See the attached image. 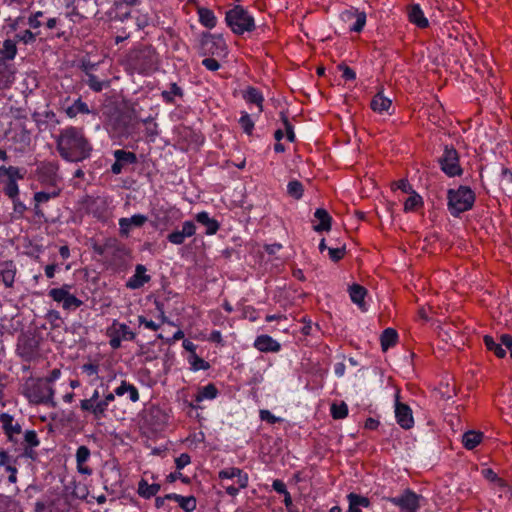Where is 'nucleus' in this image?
<instances>
[{
	"label": "nucleus",
	"mask_w": 512,
	"mask_h": 512,
	"mask_svg": "<svg viewBox=\"0 0 512 512\" xmlns=\"http://www.w3.org/2000/svg\"><path fill=\"white\" fill-rule=\"evenodd\" d=\"M347 500L350 505L357 507V508H360V507L368 508L371 504L368 497H365V496H362V495H359V494H356L353 492H351L347 495Z\"/></svg>",
	"instance_id": "obj_52"
},
{
	"label": "nucleus",
	"mask_w": 512,
	"mask_h": 512,
	"mask_svg": "<svg viewBox=\"0 0 512 512\" xmlns=\"http://www.w3.org/2000/svg\"><path fill=\"white\" fill-rule=\"evenodd\" d=\"M328 253H329V258L333 262H338L344 258L346 249H345V246L340 247V248H328Z\"/></svg>",
	"instance_id": "obj_62"
},
{
	"label": "nucleus",
	"mask_w": 512,
	"mask_h": 512,
	"mask_svg": "<svg viewBox=\"0 0 512 512\" xmlns=\"http://www.w3.org/2000/svg\"><path fill=\"white\" fill-rule=\"evenodd\" d=\"M29 124L31 122L25 109L13 107L10 109V121L5 135L20 152L26 151L31 145L32 129L28 128Z\"/></svg>",
	"instance_id": "obj_3"
},
{
	"label": "nucleus",
	"mask_w": 512,
	"mask_h": 512,
	"mask_svg": "<svg viewBox=\"0 0 512 512\" xmlns=\"http://www.w3.org/2000/svg\"><path fill=\"white\" fill-rule=\"evenodd\" d=\"M242 97L248 104H255L260 113L263 111L264 96L258 88L248 86L242 91Z\"/></svg>",
	"instance_id": "obj_33"
},
{
	"label": "nucleus",
	"mask_w": 512,
	"mask_h": 512,
	"mask_svg": "<svg viewBox=\"0 0 512 512\" xmlns=\"http://www.w3.org/2000/svg\"><path fill=\"white\" fill-rule=\"evenodd\" d=\"M40 444V440L35 430H27L23 434V446L37 447Z\"/></svg>",
	"instance_id": "obj_58"
},
{
	"label": "nucleus",
	"mask_w": 512,
	"mask_h": 512,
	"mask_svg": "<svg viewBox=\"0 0 512 512\" xmlns=\"http://www.w3.org/2000/svg\"><path fill=\"white\" fill-rule=\"evenodd\" d=\"M115 162L111 165V172L114 175L122 173L125 166L135 165L138 162L137 155L134 152L124 149H117L113 152Z\"/></svg>",
	"instance_id": "obj_17"
},
{
	"label": "nucleus",
	"mask_w": 512,
	"mask_h": 512,
	"mask_svg": "<svg viewBox=\"0 0 512 512\" xmlns=\"http://www.w3.org/2000/svg\"><path fill=\"white\" fill-rule=\"evenodd\" d=\"M90 456H91V452H90V449L85 446V445H81L78 447L77 451H76V466H77V471L80 473V474H83V475H91L92 474V469L86 465V462L90 459Z\"/></svg>",
	"instance_id": "obj_27"
},
{
	"label": "nucleus",
	"mask_w": 512,
	"mask_h": 512,
	"mask_svg": "<svg viewBox=\"0 0 512 512\" xmlns=\"http://www.w3.org/2000/svg\"><path fill=\"white\" fill-rule=\"evenodd\" d=\"M219 394V390L218 388L216 387L215 384L213 383H209L207 384L206 386L204 387H199L198 388V391L195 395V398H194V401L196 402V404L194 403H189L188 406L192 409H198V408H201L198 403L202 402L203 400H213L215 399Z\"/></svg>",
	"instance_id": "obj_23"
},
{
	"label": "nucleus",
	"mask_w": 512,
	"mask_h": 512,
	"mask_svg": "<svg viewBox=\"0 0 512 512\" xmlns=\"http://www.w3.org/2000/svg\"><path fill=\"white\" fill-rule=\"evenodd\" d=\"M55 143L60 157L67 162H82L89 159L93 151V145L81 127L67 126L61 129Z\"/></svg>",
	"instance_id": "obj_1"
},
{
	"label": "nucleus",
	"mask_w": 512,
	"mask_h": 512,
	"mask_svg": "<svg viewBox=\"0 0 512 512\" xmlns=\"http://www.w3.org/2000/svg\"><path fill=\"white\" fill-rule=\"evenodd\" d=\"M27 24L32 30H40L41 27H44L47 30L56 32L52 35V37L56 38H65V31L60 30V19L57 17H48L44 11H35L31 12L27 18Z\"/></svg>",
	"instance_id": "obj_9"
},
{
	"label": "nucleus",
	"mask_w": 512,
	"mask_h": 512,
	"mask_svg": "<svg viewBox=\"0 0 512 512\" xmlns=\"http://www.w3.org/2000/svg\"><path fill=\"white\" fill-rule=\"evenodd\" d=\"M147 269L142 264H137L135 267V273L131 276L127 282L126 287L128 289H139L143 287L146 283L150 282L151 276L146 273Z\"/></svg>",
	"instance_id": "obj_21"
},
{
	"label": "nucleus",
	"mask_w": 512,
	"mask_h": 512,
	"mask_svg": "<svg viewBox=\"0 0 512 512\" xmlns=\"http://www.w3.org/2000/svg\"><path fill=\"white\" fill-rule=\"evenodd\" d=\"M239 469L240 468H237V467H228V468L222 469L219 471L218 477L221 480L236 478V475H237L236 471H239Z\"/></svg>",
	"instance_id": "obj_64"
},
{
	"label": "nucleus",
	"mask_w": 512,
	"mask_h": 512,
	"mask_svg": "<svg viewBox=\"0 0 512 512\" xmlns=\"http://www.w3.org/2000/svg\"><path fill=\"white\" fill-rule=\"evenodd\" d=\"M500 188L502 192L508 196L512 197V170L507 167L501 168L500 180H499Z\"/></svg>",
	"instance_id": "obj_44"
},
{
	"label": "nucleus",
	"mask_w": 512,
	"mask_h": 512,
	"mask_svg": "<svg viewBox=\"0 0 512 512\" xmlns=\"http://www.w3.org/2000/svg\"><path fill=\"white\" fill-rule=\"evenodd\" d=\"M484 345L487 350L493 352L498 358H504L506 350L502 348L504 346L501 341L497 343L494 338L490 335H485L483 338Z\"/></svg>",
	"instance_id": "obj_47"
},
{
	"label": "nucleus",
	"mask_w": 512,
	"mask_h": 512,
	"mask_svg": "<svg viewBox=\"0 0 512 512\" xmlns=\"http://www.w3.org/2000/svg\"><path fill=\"white\" fill-rule=\"evenodd\" d=\"M19 355L26 361L34 359L38 354V345L33 339H24L17 346Z\"/></svg>",
	"instance_id": "obj_30"
},
{
	"label": "nucleus",
	"mask_w": 512,
	"mask_h": 512,
	"mask_svg": "<svg viewBox=\"0 0 512 512\" xmlns=\"http://www.w3.org/2000/svg\"><path fill=\"white\" fill-rule=\"evenodd\" d=\"M330 413L335 420L344 419L348 415V406L343 401L339 404L333 403L330 407Z\"/></svg>",
	"instance_id": "obj_51"
},
{
	"label": "nucleus",
	"mask_w": 512,
	"mask_h": 512,
	"mask_svg": "<svg viewBox=\"0 0 512 512\" xmlns=\"http://www.w3.org/2000/svg\"><path fill=\"white\" fill-rule=\"evenodd\" d=\"M184 95L183 89L177 85V83H170L169 90H164L161 92L162 100L166 104H174L175 97L182 98Z\"/></svg>",
	"instance_id": "obj_45"
},
{
	"label": "nucleus",
	"mask_w": 512,
	"mask_h": 512,
	"mask_svg": "<svg viewBox=\"0 0 512 512\" xmlns=\"http://www.w3.org/2000/svg\"><path fill=\"white\" fill-rule=\"evenodd\" d=\"M23 395L32 404H44L55 407V390L41 378L27 381L23 387Z\"/></svg>",
	"instance_id": "obj_6"
},
{
	"label": "nucleus",
	"mask_w": 512,
	"mask_h": 512,
	"mask_svg": "<svg viewBox=\"0 0 512 512\" xmlns=\"http://www.w3.org/2000/svg\"><path fill=\"white\" fill-rule=\"evenodd\" d=\"M304 187L303 184L298 180H292L287 185V193L295 198L300 199L303 196Z\"/></svg>",
	"instance_id": "obj_55"
},
{
	"label": "nucleus",
	"mask_w": 512,
	"mask_h": 512,
	"mask_svg": "<svg viewBox=\"0 0 512 512\" xmlns=\"http://www.w3.org/2000/svg\"><path fill=\"white\" fill-rule=\"evenodd\" d=\"M239 124L242 130L247 134L251 135L254 130V121L247 112H242L239 119Z\"/></svg>",
	"instance_id": "obj_57"
},
{
	"label": "nucleus",
	"mask_w": 512,
	"mask_h": 512,
	"mask_svg": "<svg viewBox=\"0 0 512 512\" xmlns=\"http://www.w3.org/2000/svg\"><path fill=\"white\" fill-rule=\"evenodd\" d=\"M392 106L391 99L387 98L383 94V88H381L372 98L370 102V108L379 114L383 112H389Z\"/></svg>",
	"instance_id": "obj_32"
},
{
	"label": "nucleus",
	"mask_w": 512,
	"mask_h": 512,
	"mask_svg": "<svg viewBox=\"0 0 512 512\" xmlns=\"http://www.w3.org/2000/svg\"><path fill=\"white\" fill-rule=\"evenodd\" d=\"M280 117H281V120H282L283 125H284L286 139L289 142H294L296 140V136H295V133H294L293 125L290 123L287 115L284 112L280 113Z\"/></svg>",
	"instance_id": "obj_59"
},
{
	"label": "nucleus",
	"mask_w": 512,
	"mask_h": 512,
	"mask_svg": "<svg viewBox=\"0 0 512 512\" xmlns=\"http://www.w3.org/2000/svg\"><path fill=\"white\" fill-rule=\"evenodd\" d=\"M2 266L4 268L1 269L0 280L6 288H12L14 286L17 273L16 266L13 261H7Z\"/></svg>",
	"instance_id": "obj_34"
},
{
	"label": "nucleus",
	"mask_w": 512,
	"mask_h": 512,
	"mask_svg": "<svg viewBox=\"0 0 512 512\" xmlns=\"http://www.w3.org/2000/svg\"><path fill=\"white\" fill-rule=\"evenodd\" d=\"M0 429L5 435L7 442L12 445L20 443L23 434L22 425L14 416L6 412L0 413Z\"/></svg>",
	"instance_id": "obj_12"
},
{
	"label": "nucleus",
	"mask_w": 512,
	"mask_h": 512,
	"mask_svg": "<svg viewBox=\"0 0 512 512\" xmlns=\"http://www.w3.org/2000/svg\"><path fill=\"white\" fill-rule=\"evenodd\" d=\"M49 191H39L34 194L35 201V210L36 214L39 215L40 211L38 210V206L40 204L48 202L50 199H54L60 196L62 192L61 187H49Z\"/></svg>",
	"instance_id": "obj_35"
},
{
	"label": "nucleus",
	"mask_w": 512,
	"mask_h": 512,
	"mask_svg": "<svg viewBox=\"0 0 512 512\" xmlns=\"http://www.w3.org/2000/svg\"><path fill=\"white\" fill-rule=\"evenodd\" d=\"M227 46L222 35L203 33L200 50L203 55H221L226 52Z\"/></svg>",
	"instance_id": "obj_13"
},
{
	"label": "nucleus",
	"mask_w": 512,
	"mask_h": 512,
	"mask_svg": "<svg viewBox=\"0 0 512 512\" xmlns=\"http://www.w3.org/2000/svg\"><path fill=\"white\" fill-rule=\"evenodd\" d=\"M438 162L442 172L448 177H456L463 174L459 153L452 145L444 147L443 154Z\"/></svg>",
	"instance_id": "obj_11"
},
{
	"label": "nucleus",
	"mask_w": 512,
	"mask_h": 512,
	"mask_svg": "<svg viewBox=\"0 0 512 512\" xmlns=\"http://www.w3.org/2000/svg\"><path fill=\"white\" fill-rule=\"evenodd\" d=\"M166 498L178 503L179 507L185 512H193L196 509V499L194 496H182L176 493L166 494Z\"/></svg>",
	"instance_id": "obj_37"
},
{
	"label": "nucleus",
	"mask_w": 512,
	"mask_h": 512,
	"mask_svg": "<svg viewBox=\"0 0 512 512\" xmlns=\"http://www.w3.org/2000/svg\"><path fill=\"white\" fill-rule=\"evenodd\" d=\"M314 217L319 221L317 224L313 225L314 231L323 232L329 231L331 229L332 217L329 215L326 209H316Z\"/></svg>",
	"instance_id": "obj_36"
},
{
	"label": "nucleus",
	"mask_w": 512,
	"mask_h": 512,
	"mask_svg": "<svg viewBox=\"0 0 512 512\" xmlns=\"http://www.w3.org/2000/svg\"><path fill=\"white\" fill-rule=\"evenodd\" d=\"M195 220L197 223L206 227V235H214L220 229L219 222L211 218L209 213L206 211H201L195 215Z\"/></svg>",
	"instance_id": "obj_31"
},
{
	"label": "nucleus",
	"mask_w": 512,
	"mask_h": 512,
	"mask_svg": "<svg viewBox=\"0 0 512 512\" xmlns=\"http://www.w3.org/2000/svg\"><path fill=\"white\" fill-rule=\"evenodd\" d=\"M407 17L410 23L420 29H425L429 26V21L419 4H411L407 7Z\"/></svg>",
	"instance_id": "obj_25"
},
{
	"label": "nucleus",
	"mask_w": 512,
	"mask_h": 512,
	"mask_svg": "<svg viewBox=\"0 0 512 512\" xmlns=\"http://www.w3.org/2000/svg\"><path fill=\"white\" fill-rule=\"evenodd\" d=\"M422 205H423L422 197L419 194H417L416 192H413V194L410 195L404 202V211L405 212L415 211L418 207H420Z\"/></svg>",
	"instance_id": "obj_54"
},
{
	"label": "nucleus",
	"mask_w": 512,
	"mask_h": 512,
	"mask_svg": "<svg viewBox=\"0 0 512 512\" xmlns=\"http://www.w3.org/2000/svg\"><path fill=\"white\" fill-rule=\"evenodd\" d=\"M159 64L156 49L151 45L140 44L128 51L123 59L125 69L131 73L149 75Z\"/></svg>",
	"instance_id": "obj_2"
},
{
	"label": "nucleus",
	"mask_w": 512,
	"mask_h": 512,
	"mask_svg": "<svg viewBox=\"0 0 512 512\" xmlns=\"http://www.w3.org/2000/svg\"><path fill=\"white\" fill-rule=\"evenodd\" d=\"M60 164L57 160H45L37 165L35 175L37 181L46 187H60L62 177L59 173Z\"/></svg>",
	"instance_id": "obj_8"
},
{
	"label": "nucleus",
	"mask_w": 512,
	"mask_h": 512,
	"mask_svg": "<svg viewBox=\"0 0 512 512\" xmlns=\"http://www.w3.org/2000/svg\"><path fill=\"white\" fill-rule=\"evenodd\" d=\"M41 34V31L40 30H32L31 28L30 29H26L20 33H17L14 37L13 40L17 42H22L24 44H32L36 41V38L37 36H39Z\"/></svg>",
	"instance_id": "obj_49"
},
{
	"label": "nucleus",
	"mask_w": 512,
	"mask_h": 512,
	"mask_svg": "<svg viewBox=\"0 0 512 512\" xmlns=\"http://www.w3.org/2000/svg\"><path fill=\"white\" fill-rule=\"evenodd\" d=\"M16 41L5 39L0 48V90L8 89L15 80V66L12 61L17 55Z\"/></svg>",
	"instance_id": "obj_5"
},
{
	"label": "nucleus",
	"mask_w": 512,
	"mask_h": 512,
	"mask_svg": "<svg viewBox=\"0 0 512 512\" xmlns=\"http://www.w3.org/2000/svg\"><path fill=\"white\" fill-rule=\"evenodd\" d=\"M88 211L95 218L103 222H105L109 217L108 203L106 199L102 197L92 199L88 204Z\"/></svg>",
	"instance_id": "obj_24"
},
{
	"label": "nucleus",
	"mask_w": 512,
	"mask_h": 512,
	"mask_svg": "<svg viewBox=\"0 0 512 512\" xmlns=\"http://www.w3.org/2000/svg\"><path fill=\"white\" fill-rule=\"evenodd\" d=\"M12 499L13 498L10 496L0 494V509H2L3 507H7L9 510L17 512L19 510L18 505Z\"/></svg>",
	"instance_id": "obj_60"
},
{
	"label": "nucleus",
	"mask_w": 512,
	"mask_h": 512,
	"mask_svg": "<svg viewBox=\"0 0 512 512\" xmlns=\"http://www.w3.org/2000/svg\"><path fill=\"white\" fill-rule=\"evenodd\" d=\"M395 418L398 425L405 430L414 426L412 410L407 404L400 402L399 392L395 394Z\"/></svg>",
	"instance_id": "obj_15"
},
{
	"label": "nucleus",
	"mask_w": 512,
	"mask_h": 512,
	"mask_svg": "<svg viewBox=\"0 0 512 512\" xmlns=\"http://www.w3.org/2000/svg\"><path fill=\"white\" fill-rule=\"evenodd\" d=\"M155 306L157 311L159 312L160 323H156L152 320H148L145 316H138V323L140 326H144L146 329L157 331L160 329L161 325L166 322L167 317L165 316L164 304L160 301H155Z\"/></svg>",
	"instance_id": "obj_28"
},
{
	"label": "nucleus",
	"mask_w": 512,
	"mask_h": 512,
	"mask_svg": "<svg viewBox=\"0 0 512 512\" xmlns=\"http://www.w3.org/2000/svg\"><path fill=\"white\" fill-rule=\"evenodd\" d=\"M188 363L190 364V369L194 372L199 370H208L210 369V364L198 354H193L188 356Z\"/></svg>",
	"instance_id": "obj_50"
},
{
	"label": "nucleus",
	"mask_w": 512,
	"mask_h": 512,
	"mask_svg": "<svg viewBox=\"0 0 512 512\" xmlns=\"http://www.w3.org/2000/svg\"><path fill=\"white\" fill-rule=\"evenodd\" d=\"M84 82L94 92H101L105 87L109 86L108 81L99 78L95 74H89L88 76H86Z\"/></svg>",
	"instance_id": "obj_48"
},
{
	"label": "nucleus",
	"mask_w": 512,
	"mask_h": 512,
	"mask_svg": "<svg viewBox=\"0 0 512 512\" xmlns=\"http://www.w3.org/2000/svg\"><path fill=\"white\" fill-rule=\"evenodd\" d=\"M196 224L191 221L187 220L182 223V229L181 230H173L167 235V241L174 245H182L185 242L186 238H190L196 234Z\"/></svg>",
	"instance_id": "obj_18"
},
{
	"label": "nucleus",
	"mask_w": 512,
	"mask_h": 512,
	"mask_svg": "<svg viewBox=\"0 0 512 512\" xmlns=\"http://www.w3.org/2000/svg\"><path fill=\"white\" fill-rule=\"evenodd\" d=\"M112 132L119 137H128L134 129L133 118L129 113L118 114L111 122Z\"/></svg>",
	"instance_id": "obj_16"
},
{
	"label": "nucleus",
	"mask_w": 512,
	"mask_h": 512,
	"mask_svg": "<svg viewBox=\"0 0 512 512\" xmlns=\"http://www.w3.org/2000/svg\"><path fill=\"white\" fill-rule=\"evenodd\" d=\"M107 335H116L123 341H133L136 334L125 323L114 320L110 327L107 328Z\"/></svg>",
	"instance_id": "obj_26"
},
{
	"label": "nucleus",
	"mask_w": 512,
	"mask_h": 512,
	"mask_svg": "<svg viewBox=\"0 0 512 512\" xmlns=\"http://www.w3.org/2000/svg\"><path fill=\"white\" fill-rule=\"evenodd\" d=\"M191 463V457L188 453H182L175 458V466L177 470H182Z\"/></svg>",
	"instance_id": "obj_63"
},
{
	"label": "nucleus",
	"mask_w": 512,
	"mask_h": 512,
	"mask_svg": "<svg viewBox=\"0 0 512 512\" xmlns=\"http://www.w3.org/2000/svg\"><path fill=\"white\" fill-rule=\"evenodd\" d=\"M65 113L69 118H75L78 114H89L90 110L87 103L78 98L72 105L65 108Z\"/></svg>",
	"instance_id": "obj_46"
},
{
	"label": "nucleus",
	"mask_w": 512,
	"mask_h": 512,
	"mask_svg": "<svg viewBox=\"0 0 512 512\" xmlns=\"http://www.w3.org/2000/svg\"><path fill=\"white\" fill-rule=\"evenodd\" d=\"M227 26L236 35L253 32L256 29L254 17L241 5H235L225 14Z\"/></svg>",
	"instance_id": "obj_7"
},
{
	"label": "nucleus",
	"mask_w": 512,
	"mask_h": 512,
	"mask_svg": "<svg viewBox=\"0 0 512 512\" xmlns=\"http://www.w3.org/2000/svg\"><path fill=\"white\" fill-rule=\"evenodd\" d=\"M253 346L258 351L263 353H276L281 350L280 343L267 334L257 336L253 343Z\"/></svg>",
	"instance_id": "obj_22"
},
{
	"label": "nucleus",
	"mask_w": 512,
	"mask_h": 512,
	"mask_svg": "<svg viewBox=\"0 0 512 512\" xmlns=\"http://www.w3.org/2000/svg\"><path fill=\"white\" fill-rule=\"evenodd\" d=\"M161 486L158 483L149 484L147 480L141 478L138 482L137 493L144 499H150L157 495Z\"/></svg>",
	"instance_id": "obj_38"
},
{
	"label": "nucleus",
	"mask_w": 512,
	"mask_h": 512,
	"mask_svg": "<svg viewBox=\"0 0 512 512\" xmlns=\"http://www.w3.org/2000/svg\"><path fill=\"white\" fill-rule=\"evenodd\" d=\"M72 285L63 284L59 288H52L48 291V296L55 302L62 304L65 311H74L83 305V301L71 294Z\"/></svg>",
	"instance_id": "obj_10"
},
{
	"label": "nucleus",
	"mask_w": 512,
	"mask_h": 512,
	"mask_svg": "<svg viewBox=\"0 0 512 512\" xmlns=\"http://www.w3.org/2000/svg\"><path fill=\"white\" fill-rule=\"evenodd\" d=\"M421 498V495L416 494L411 489H406L401 495L388 498V501L399 507L403 512H416L420 508Z\"/></svg>",
	"instance_id": "obj_14"
},
{
	"label": "nucleus",
	"mask_w": 512,
	"mask_h": 512,
	"mask_svg": "<svg viewBox=\"0 0 512 512\" xmlns=\"http://www.w3.org/2000/svg\"><path fill=\"white\" fill-rule=\"evenodd\" d=\"M80 409L83 412H89L92 414L93 419L100 421L107 416L108 407L101 400L96 403H92V400H81Z\"/></svg>",
	"instance_id": "obj_20"
},
{
	"label": "nucleus",
	"mask_w": 512,
	"mask_h": 512,
	"mask_svg": "<svg viewBox=\"0 0 512 512\" xmlns=\"http://www.w3.org/2000/svg\"><path fill=\"white\" fill-rule=\"evenodd\" d=\"M197 13L201 25L209 29H212L216 26L217 18L211 9L205 7H198Z\"/></svg>",
	"instance_id": "obj_42"
},
{
	"label": "nucleus",
	"mask_w": 512,
	"mask_h": 512,
	"mask_svg": "<svg viewBox=\"0 0 512 512\" xmlns=\"http://www.w3.org/2000/svg\"><path fill=\"white\" fill-rule=\"evenodd\" d=\"M482 439V432L471 430L463 434L462 444L467 450H473L482 442Z\"/></svg>",
	"instance_id": "obj_43"
},
{
	"label": "nucleus",
	"mask_w": 512,
	"mask_h": 512,
	"mask_svg": "<svg viewBox=\"0 0 512 512\" xmlns=\"http://www.w3.org/2000/svg\"><path fill=\"white\" fill-rule=\"evenodd\" d=\"M349 295L351 301L358 305L361 310H366L365 296L367 295V289L359 284H352L349 287Z\"/></svg>",
	"instance_id": "obj_40"
},
{
	"label": "nucleus",
	"mask_w": 512,
	"mask_h": 512,
	"mask_svg": "<svg viewBox=\"0 0 512 512\" xmlns=\"http://www.w3.org/2000/svg\"><path fill=\"white\" fill-rule=\"evenodd\" d=\"M398 342V333L393 328H386L380 336V344L382 350L385 352L389 348L394 347Z\"/></svg>",
	"instance_id": "obj_41"
},
{
	"label": "nucleus",
	"mask_w": 512,
	"mask_h": 512,
	"mask_svg": "<svg viewBox=\"0 0 512 512\" xmlns=\"http://www.w3.org/2000/svg\"><path fill=\"white\" fill-rule=\"evenodd\" d=\"M476 194L466 185L447 190V209L453 217H459L462 213L470 211L475 204Z\"/></svg>",
	"instance_id": "obj_4"
},
{
	"label": "nucleus",
	"mask_w": 512,
	"mask_h": 512,
	"mask_svg": "<svg viewBox=\"0 0 512 512\" xmlns=\"http://www.w3.org/2000/svg\"><path fill=\"white\" fill-rule=\"evenodd\" d=\"M115 394L119 397L128 394L130 401L133 403L139 401L140 398L137 387L126 380H122L120 385L115 388Z\"/></svg>",
	"instance_id": "obj_39"
},
{
	"label": "nucleus",
	"mask_w": 512,
	"mask_h": 512,
	"mask_svg": "<svg viewBox=\"0 0 512 512\" xmlns=\"http://www.w3.org/2000/svg\"><path fill=\"white\" fill-rule=\"evenodd\" d=\"M4 175L7 176V180L13 179L15 182H17L18 179H23L24 174L21 172V170L18 167L15 166H1L0 167V176Z\"/></svg>",
	"instance_id": "obj_53"
},
{
	"label": "nucleus",
	"mask_w": 512,
	"mask_h": 512,
	"mask_svg": "<svg viewBox=\"0 0 512 512\" xmlns=\"http://www.w3.org/2000/svg\"><path fill=\"white\" fill-rule=\"evenodd\" d=\"M342 18L345 21L355 19V22L349 27L351 32L360 33L366 25L367 15L364 11H359L356 8H351L342 13Z\"/></svg>",
	"instance_id": "obj_19"
},
{
	"label": "nucleus",
	"mask_w": 512,
	"mask_h": 512,
	"mask_svg": "<svg viewBox=\"0 0 512 512\" xmlns=\"http://www.w3.org/2000/svg\"><path fill=\"white\" fill-rule=\"evenodd\" d=\"M3 193L11 200H15L16 198H18L19 187L17 182H15L13 179L6 180L3 187Z\"/></svg>",
	"instance_id": "obj_56"
},
{
	"label": "nucleus",
	"mask_w": 512,
	"mask_h": 512,
	"mask_svg": "<svg viewBox=\"0 0 512 512\" xmlns=\"http://www.w3.org/2000/svg\"><path fill=\"white\" fill-rule=\"evenodd\" d=\"M337 68L342 72V78L345 81H353L356 79V72L346 64H339Z\"/></svg>",
	"instance_id": "obj_61"
},
{
	"label": "nucleus",
	"mask_w": 512,
	"mask_h": 512,
	"mask_svg": "<svg viewBox=\"0 0 512 512\" xmlns=\"http://www.w3.org/2000/svg\"><path fill=\"white\" fill-rule=\"evenodd\" d=\"M17 459L11 457L6 450H0V466L5 469L6 472H11V475L8 476V481L10 483L17 482V468H16Z\"/></svg>",
	"instance_id": "obj_29"
}]
</instances>
